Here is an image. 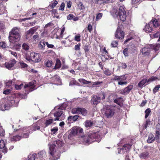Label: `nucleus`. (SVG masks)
Returning <instances> with one entry per match:
<instances>
[{
  "mask_svg": "<svg viewBox=\"0 0 160 160\" xmlns=\"http://www.w3.org/2000/svg\"><path fill=\"white\" fill-rule=\"evenodd\" d=\"M9 39L11 42H18L21 38L20 31L16 27L13 28L9 32Z\"/></svg>",
  "mask_w": 160,
  "mask_h": 160,
  "instance_id": "1",
  "label": "nucleus"
},
{
  "mask_svg": "<svg viewBox=\"0 0 160 160\" xmlns=\"http://www.w3.org/2000/svg\"><path fill=\"white\" fill-rule=\"evenodd\" d=\"M101 139L100 136L98 132H92L88 136H84L83 141L85 142L91 143L95 141L99 142Z\"/></svg>",
  "mask_w": 160,
  "mask_h": 160,
  "instance_id": "2",
  "label": "nucleus"
},
{
  "mask_svg": "<svg viewBox=\"0 0 160 160\" xmlns=\"http://www.w3.org/2000/svg\"><path fill=\"white\" fill-rule=\"evenodd\" d=\"M15 131H18V134L13 136L12 138V141H17L20 140L22 138H27L29 137L30 132H26L24 129H17Z\"/></svg>",
  "mask_w": 160,
  "mask_h": 160,
  "instance_id": "3",
  "label": "nucleus"
},
{
  "mask_svg": "<svg viewBox=\"0 0 160 160\" xmlns=\"http://www.w3.org/2000/svg\"><path fill=\"white\" fill-rule=\"evenodd\" d=\"M56 147V146L53 145H51L50 146L49 153L52 157H50V160H57L60 157V153L55 150Z\"/></svg>",
  "mask_w": 160,
  "mask_h": 160,
  "instance_id": "4",
  "label": "nucleus"
},
{
  "mask_svg": "<svg viewBox=\"0 0 160 160\" xmlns=\"http://www.w3.org/2000/svg\"><path fill=\"white\" fill-rule=\"evenodd\" d=\"M104 113L107 118L112 117L114 114V110L111 106L106 105L103 108Z\"/></svg>",
  "mask_w": 160,
  "mask_h": 160,
  "instance_id": "5",
  "label": "nucleus"
},
{
  "mask_svg": "<svg viewBox=\"0 0 160 160\" xmlns=\"http://www.w3.org/2000/svg\"><path fill=\"white\" fill-rule=\"evenodd\" d=\"M45 80H46V83H52L55 84H60L61 82V79L58 75H55L49 78L48 77H46Z\"/></svg>",
  "mask_w": 160,
  "mask_h": 160,
  "instance_id": "6",
  "label": "nucleus"
},
{
  "mask_svg": "<svg viewBox=\"0 0 160 160\" xmlns=\"http://www.w3.org/2000/svg\"><path fill=\"white\" fill-rule=\"evenodd\" d=\"M27 59L28 60H32L35 62H39L41 60L40 55L38 53L34 52H31L30 56L27 57Z\"/></svg>",
  "mask_w": 160,
  "mask_h": 160,
  "instance_id": "7",
  "label": "nucleus"
},
{
  "mask_svg": "<svg viewBox=\"0 0 160 160\" xmlns=\"http://www.w3.org/2000/svg\"><path fill=\"white\" fill-rule=\"evenodd\" d=\"M115 14L116 15H118L121 21L124 22L126 20L127 16L126 12L123 6H120L118 12H116Z\"/></svg>",
  "mask_w": 160,
  "mask_h": 160,
  "instance_id": "8",
  "label": "nucleus"
},
{
  "mask_svg": "<svg viewBox=\"0 0 160 160\" xmlns=\"http://www.w3.org/2000/svg\"><path fill=\"white\" fill-rule=\"evenodd\" d=\"M63 109L62 107H60L56 112L54 114V116L55 118L54 119V121L61 120L62 119H60V117H62V118L63 119L65 118V117L63 116L64 115L63 114Z\"/></svg>",
  "mask_w": 160,
  "mask_h": 160,
  "instance_id": "9",
  "label": "nucleus"
},
{
  "mask_svg": "<svg viewBox=\"0 0 160 160\" xmlns=\"http://www.w3.org/2000/svg\"><path fill=\"white\" fill-rule=\"evenodd\" d=\"M40 28L38 26L31 28L29 30L25 32L26 37L27 39L31 37L34 33Z\"/></svg>",
  "mask_w": 160,
  "mask_h": 160,
  "instance_id": "10",
  "label": "nucleus"
},
{
  "mask_svg": "<svg viewBox=\"0 0 160 160\" xmlns=\"http://www.w3.org/2000/svg\"><path fill=\"white\" fill-rule=\"evenodd\" d=\"M124 35V32L120 28L118 27L115 34L116 38L122 40L123 39Z\"/></svg>",
  "mask_w": 160,
  "mask_h": 160,
  "instance_id": "11",
  "label": "nucleus"
},
{
  "mask_svg": "<svg viewBox=\"0 0 160 160\" xmlns=\"http://www.w3.org/2000/svg\"><path fill=\"white\" fill-rule=\"evenodd\" d=\"M132 85H130L125 88L124 89L121 90L120 91V93L122 94L125 95L128 93L133 88Z\"/></svg>",
  "mask_w": 160,
  "mask_h": 160,
  "instance_id": "12",
  "label": "nucleus"
},
{
  "mask_svg": "<svg viewBox=\"0 0 160 160\" xmlns=\"http://www.w3.org/2000/svg\"><path fill=\"white\" fill-rule=\"evenodd\" d=\"M14 97H15V95H13L12 96H9L7 97V101L6 102L8 105H9L10 107L13 106L15 104V102Z\"/></svg>",
  "mask_w": 160,
  "mask_h": 160,
  "instance_id": "13",
  "label": "nucleus"
},
{
  "mask_svg": "<svg viewBox=\"0 0 160 160\" xmlns=\"http://www.w3.org/2000/svg\"><path fill=\"white\" fill-rule=\"evenodd\" d=\"M152 20L150 22H149L148 24H146L144 28L145 32L147 33L152 32L153 31V29L152 26Z\"/></svg>",
  "mask_w": 160,
  "mask_h": 160,
  "instance_id": "14",
  "label": "nucleus"
},
{
  "mask_svg": "<svg viewBox=\"0 0 160 160\" xmlns=\"http://www.w3.org/2000/svg\"><path fill=\"white\" fill-rule=\"evenodd\" d=\"M16 62V61L15 59H12L8 62H5V66L7 68L9 69L13 67Z\"/></svg>",
  "mask_w": 160,
  "mask_h": 160,
  "instance_id": "15",
  "label": "nucleus"
},
{
  "mask_svg": "<svg viewBox=\"0 0 160 160\" xmlns=\"http://www.w3.org/2000/svg\"><path fill=\"white\" fill-rule=\"evenodd\" d=\"M36 83V82L35 80H33L31 82L29 83L25 84L24 86V88H29L31 89L30 91H32L35 88V84Z\"/></svg>",
  "mask_w": 160,
  "mask_h": 160,
  "instance_id": "16",
  "label": "nucleus"
},
{
  "mask_svg": "<svg viewBox=\"0 0 160 160\" xmlns=\"http://www.w3.org/2000/svg\"><path fill=\"white\" fill-rule=\"evenodd\" d=\"M139 156L141 159H146L150 157L149 152L147 151L141 153L139 154Z\"/></svg>",
  "mask_w": 160,
  "mask_h": 160,
  "instance_id": "17",
  "label": "nucleus"
},
{
  "mask_svg": "<svg viewBox=\"0 0 160 160\" xmlns=\"http://www.w3.org/2000/svg\"><path fill=\"white\" fill-rule=\"evenodd\" d=\"M100 98L97 95H94L92 98L91 102L93 104L97 105L100 102Z\"/></svg>",
  "mask_w": 160,
  "mask_h": 160,
  "instance_id": "18",
  "label": "nucleus"
},
{
  "mask_svg": "<svg viewBox=\"0 0 160 160\" xmlns=\"http://www.w3.org/2000/svg\"><path fill=\"white\" fill-rule=\"evenodd\" d=\"M6 144L3 140H1L0 141V148L2 149V152L6 153L7 152V148L5 146Z\"/></svg>",
  "mask_w": 160,
  "mask_h": 160,
  "instance_id": "19",
  "label": "nucleus"
},
{
  "mask_svg": "<svg viewBox=\"0 0 160 160\" xmlns=\"http://www.w3.org/2000/svg\"><path fill=\"white\" fill-rule=\"evenodd\" d=\"M152 22L153 27L155 28L160 26V18L158 19H155L152 20Z\"/></svg>",
  "mask_w": 160,
  "mask_h": 160,
  "instance_id": "20",
  "label": "nucleus"
},
{
  "mask_svg": "<svg viewBox=\"0 0 160 160\" xmlns=\"http://www.w3.org/2000/svg\"><path fill=\"white\" fill-rule=\"evenodd\" d=\"M0 109L3 111L8 110L10 107L6 102V103H2L0 106Z\"/></svg>",
  "mask_w": 160,
  "mask_h": 160,
  "instance_id": "21",
  "label": "nucleus"
},
{
  "mask_svg": "<svg viewBox=\"0 0 160 160\" xmlns=\"http://www.w3.org/2000/svg\"><path fill=\"white\" fill-rule=\"evenodd\" d=\"M67 19L69 20L72 19L75 21L78 20L79 18L78 17H76L72 14H70L67 16Z\"/></svg>",
  "mask_w": 160,
  "mask_h": 160,
  "instance_id": "22",
  "label": "nucleus"
},
{
  "mask_svg": "<svg viewBox=\"0 0 160 160\" xmlns=\"http://www.w3.org/2000/svg\"><path fill=\"white\" fill-rule=\"evenodd\" d=\"M81 108H74L72 110L71 112L73 114H80V111Z\"/></svg>",
  "mask_w": 160,
  "mask_h": 160,
  "instance_id": "23",
  "label": "nucleus"
},
{
  "mask_svg": "<svg viewBox=\"0 0 160 160\" xmlns=\"http://www.w3.org/2000/svg\"><path fill=\"white\" fill-rule=\"evenodd\" d=\"M155 138L153 134L151 133L148 136V139L147 140V142L148 143H151L155 140Z\"/></svg>",
  "mask_w": 160,
  "mask_h": 160,
  "instance_id": "24",
  "label": "nucleus"
},
{
  "mask_svg": "<svg viewBox=\"0 0 160 160\" xmlns=\"http://www.w3.org/2000/svg\"><path fill=\"white\" fill-rule=\"evenodd\" d=\"M61 63L60 60L59 59H57L56 60L55 65L53 68L55 69H58L61 67Z\"/></svg>",
  "mask_w": 160,
  "mask_h": 160,
  "instance_id": "25",
  "label": "nucleus"
},
{
  "mask_svg": "<svg viewBox=\"0 0 160 160\" xmlns=\"http://www.w3.org/2000/svg\"><path fill=\"white\" fill-rule=\"evenodd\" d=\"M148 80H147L146 78H144L143 79H142L140 82H139L138 83V86L141 88L142 87L143 85L146 83H148Z\"/></svg>",
  "mask_w": 160,
  "mask_h": 160,
  "instance_id": "26",
  "label": "nucleus"
},
{
  "mask_svg": "<svg viewBox=\"0 0 160 160\" xmlns=\"http://www.w3.org/2000/svg\"><path fill=\"white\" fill-rule=\"evenodd\" d=\"M93 123L90 120H86L85 122V125L87 128H89L92 127L93 125Z\"/></svg>",
  "mask_w": 160,
  "mask_h": 160,
  "instance_id": "27",
  "label": "nucleus"
},
{
  "mask_svg": "<svg viewBox=\"0 0 160 160\" xmlns=\"http://www.w3.org/2000/svg\"><path fill=\"white\" fill-rule=\"evenodd\" d=\"M46 42L43 41L40 42L39 43L38 45V47L39 49L42 50H43L45 49V44H46L45 43Z\"/></svg>",
  "mask_w": 160,
  "mask_h": 160,
  "instance_id": "28",
  "label": "nucleus"
},
{
  "mask_svg": "<svg viewBox=\"0 0 160 160\" xmlns=\"http://www.w3.org/2000/svg\"><path fill=\"white\" fill-rule=\"evenodd\" d=\"M21 47V44L19 43L15 44L13 47V49L17 51H20Z\"/></svg>",
  "mask_w": 160,
  "mask_h": 160,
  "instance_id": "29",
  "label": "nucleus"
},
{
  "mask_svg": "<svg viewBox=\"0 0 160 160\" xmlns=\"http://www.w3.org/2000/svg\"><path fill=\"white\" fill-rule=\"evenodd\" d=\"M0 15L4 14L7 12V11L6 9V8L4 6H0Z\"/></svg>",
  "mask_w": 160,
  "mask_h": 160,
  "instance_id": "30",
  "label": "nucleus"
},
{
  "mask_svg": "<svg viewBox=\"0 0 160 160\" xmlns=\"http://www.w3.org/2000/svg\"><path fill=\"white\" fill-rule=\"evenodd\" d=\"M34 8H32L28 11L27 14L31 16H33L37 14V12L34 11Z\"/></svg>",
  "mask_w": 160,
  "mask_h": 160,
  "instance_id": "31",
  "label": "nucleus"
},
{
  "mask_svg": "<svg viewBox=\"0 0 160 160\" xmlns=\"http://www.w3.org/2000/svg\"><path fill=\"white\" fill-rule=\"evenodd\" d=\"M123 146V148H124L125 149H126L125 150L127 152L129 151L130 150L132 145L129 143L126 144L124 145Z\"/></svg>",
  "mask_w": 160,
  "mask_h": 160,
  "instance_id": "32",
  "label": "nucleus"
},
{
  "mask_svg": "<svg viewBox=\"0 0 160 160\" xmlns=\"http://www.w3.org/2000/svg\"><path fill=\"white\" fill-rule=\"evenodd\" d=\"M81 110L80 114L83 116H86L88 114L87 110L85 108H81Z\"/></svg>",
  "mask_w": 160,
  "mask_h": 160,
  "instance_id": "33",
  "label": "nucleus"
},
{
  "mask_svg": "<svg viewBox=\"0 0 160 160\" xmlns=\"http://www.w3.org/2000/svg\"><path fill=\"white\" fill-rule=\"evenodd\" d=\"M125 149L124 148H123V146L122 148H118V152L119 153H124L126 152H127Z\"/></svg>",
  "mask_w": 160,
  "mask_h": 160,
  "instance_id": "34",
  "label": "nucleus"
},
{
  "mask_svg": "<svg viewBox=\"0 0 160 160\" xmlns=\"http://www.w3.org/2000/svg\"><path fill=\"white\" fill-rule=\"evenodd\" d=\"M83 48L86 55H87L89 53L90 47L88 45H85L84 46Z\"/></svg>",
  "mask_w": 160,
  "mask_h": 160,
  "instance_id": "35",
  "label": "nucleus"
},
{
  "mask_svg": "<svg viewBox=\"0 0 160 160\" xmlns=\"http://www.w3.org/2000/svg\"><path fill=\"white\" fill-rule=\"evenodd\" d=\"M151 109L149 108H147L146 109V110L145 111V118L146 119L148 117V116L149 114H150V113L151 112Z\"/></svg>",
  "mask_w": 160,
  "mask_h": 160,
  "instance_id": "36",
  "label": "nucleus"
},
{
  "mask_svg": "<svg viewBox=\"0 0 160 160\" xmlns=\"http://www.w3.org/2000/svg\"><path fill=\"white\" fill-rule=\"evenodd\" d=\"M158 80H159V79H158V78L157 77L153 76H152L149 79H148V82H149Z\"/></svg>",
  "mask_w": 160,
  "mask_h": 160,
  "instance_id": "37",
  "label": "nucleus"
},
{
  "mask_svg": "<svg viewBox=\"0 0 160 160\" xmlns=\"http://www.w3.org/2000/svg\"><path fill=\"white\" fill-rule=\"evenodd\" d=\"M153 37L154 38H159L158 39V41H160V30L156 33L153 34Z\"/></svg>",
  "mask_w": 160,
  "mask_h": 160,
  "instance_id": "38",
  "label": "nucleus"
},
{
  "mask_svg": "<svg viewBox=\"0 0 160 160\" xmlns=\"http://www.w3.org/2000/svg\"><path fill=\"white\" fill-rule=\"evenodd\" d=\"M155 138L156 140H158L160 137V131L156 130L155 134Z\"/></svg>",
  "mask_w": 160,
  "mask_h": 160,
  "instance_id": "39",
  "label": "nucleus"
},
{
  "mask_svg": "<svg viewBox=\"0 0 160 160\" xmlns=\"http://www.w3.org/2000/svg\"><path fill=\"white\" fill-rule=\"evenodd\" d=\"M45 65L48 67H50L52 66V60H48L45 63Z\"/></svg>",
  "mask_w": 160,
  "mask_h": 160,
  "instance_id": "40",
  "label": "nucleus"
},
{
  "mask_svg": "<svg viewBox=\"0 0 160 160\" xmlns=\"http://www.w3.org/2000/svg\"><path fill=\"white\" fill-rule=\"evenodd\" d=\"M22 48L24 50L27 51L29 49V46L27 44L24 43L22 45Z\"/></svg>",
  "mask_w": 160,
  "mask_h": 160,
  "instance_id": "41",
  "label": "nucleus"
},
{
  "mask_svg": "<svg viewBox=\"0 0 160 160\" xmlns=\"http://www.w3.org/2000/svg\"><path fill=\"white\" fill-rule=\"evenodd\" d=\"M57 1H54V2L51 3L49 5V7H50L51 8H53L58 4Z\"/></svg>",
  "mask_w": 160,
  "mask_h": 160,
  "instance_id": "42",
  "label": "nucleus"
},
{
  "mask_svg": "<svg viewBox=\"0 0 160 160\" xmlns=\"http://www.w3.org/2000/svg\"><path fill=\"white\" fill-rule=\"evenodd\" d=\"M78 132V129L77 128H72L71 133L72 134L74 135H76L77 134Z\"/></svg>",
  "mask_w": 160,
  "mask_h": 160,
  "instance_id": "43",
  "label": "nucleus"
},
{
  "mask_svg": "<svg viewBox=\"0 0 160 160\" xmlns=\"http://www.w3.org/2000/svg\"><path fill=\"white\" fill-rule=\"evenodd\" d=\"M75 40L78 42H79L81 41V35L79 34H78L75 36Z\"/></svg>",
  "mask_w": 160,
  "mask_h": 160,
  "instance_id": "44",
  "label": "nucleus"
},
{
  "mask_svg": "<svg viewBox=\"0 0 160 160\" xmlns=\"http://www.w3.org/2000/svg\"><path fill=\"white\" fill-rule=\"evenodd\" d=\"M122 99V98H118L114 100V102L115 103L117 104L118 105L121 104V102L120 100Z\"/></svg>",
  "mask_w": 160,
  "mask_h": 160,
  "instance_id": "45",
  "label": "nucleus"
},
{
  "mask_svg": "<svg viewBox=\"0 0 160 160\" xmlns=\"http://www.w3.org/2000/svg\"><path fill=\"white\" fill-rule=\"evenodd\" d=\"M53 121L52 119H49L46 121L45 124L46 127L48 126L49 125L51 124Z\"/></svg>",
  "mask_w": 160,
  "mask_h": 160,
  "instance_id": "46",
  "label": "nucleus"
},
{
  "mask_svg": "<svg viewBox=\"0 0 160 160\" xmlns=\"http://www.w3.org/2000/svg\"><path fill=\"white\" fill-rule=\"evenodd\" d=\"M65 7V3L64 2H62L59 7V10L63 11L64 10Z\"/></svg>",
  "mask_w": 160,
  "mask_h": 160,
  "instance_id": "47",
  "label": "nucleus"
},
{
  "mask_svg": "<svg viewBox=\"0 0 160 160\" xmlns=\"http://www.w3.org/2000/svg\"><path fill=\"white\" fill-rule=\"evenodd\" d=\"M160 88V85H157L155 87L153 90V92L154 93H155L157 92L159 90Z\"/></svg>",
  "mask_w": 160,
  "mask_h": 160,
  "instance_id": "48",
  "label": "nucleus"
},
{
  "mask_svg": "<svg viewBox=\"0 0 160 160\" xmlns=\"http://www.w3.org/2000/svg\"><path fill=\"white\" fill-rule=\"evenodd\" d=\"M105 55H102V56L105 58V60L106 59H110L112 58V57L109 55V53L107 54L105 53Z\"/></svg>",
  "mask_w": 160,
  "mask_h": 160,
  "instance_id": "49",
  "label": "nucleus"
},
{
  "mask_svg": "<svg viewBox=\"0 0 160 160\" xmlns=\"http://www.w3.org/2000/svg\"><path fill=\"white\" fill-rule=\"evenodd\" d=\"M0 47L3 48H6L8 46L5 42H0Z\"/></svg>",
  "mask_w": 160,
  "mask_h": 160,
  "instance_id": "50",
  "label": "nucleus"
},
{
  "mask_svg": "<svg viewBox=\"0 0 160 160\" xmlns=\"http://www.w3.org/2000/svg\"><path fill=\"white\" fill-rule=\"evenodd\" d=\"M141 52L143 55H146V53H149L148 49L145 48H143L141 51Z\"/></svg>",
  "mask_w": 160,
  "mask_h": 160,
  "instance_id": "51",
  "label": "nucleus"
},
{
  "mask_svg": "<svg viewBox=\"0 0 160 160\" xmlns=\"http://www.w3.org/2000/svg\"><path fill=\"white\" fill-rule=\"evenodd\" d=\"M35 158V156L34 154H30L28 156V160H34Z\"/></svg>",
  "mask_w": 160,
  "mask_h": 160,
  "instance_id": "52",
  "label": "nucleus"
},
{
  "mask_svg": "<svg viewBox=\"0 0 160 160\" xmlns=\"http://www.w3.org/2000/svg\"><path fill=\"white\" fill-rule=\"evenodd\" d=\"M33 130L34 131L39 130L40 129V126L38 125L36 123H34L33 124Z\"/></svg>",
  "mask_w": 160,
  "mask_h": 160,
  "instance_id": "53",
  "label": "nucleus"
},
{
  "mask_svg": "<svg viewBox=\"0 0 160 160\" xmlns=\"http://www.w3.org/2000/svg\"><path fill=\"white\" fill-rule=\"evenodd\" d=\"M118 44V42L117 41H113L111 43V45L113 47H116Z\"/></svg>",
  "mask_w": 160,
  "mask_h": 160,
  "instance_id": "54",
  "label": "nucleus"
},
{
  "mask_svg": "<svg viewBox=\"0 0 160 160\" xmlns=\"http://www.w3.org/2000/svg\"><path fill=\"white\" fill-rule=\"evenodd\" d=\"M123 53L125 56L127 57L128 56V48H125L123 50Z\"/></svg>",
  "mask_w": 160,
  "mask_h": 160,
  "instance_id": "55",
  "label": "nucleus"
},
{
  "mask_svg": "<svg viewBox=\"0 0 160 160\" xmlns=\"http://www.w3.org/2000/svg\"><path fill=\"white\" fill-rule=\"evenodd\" d=\"M5 135L4 130L2 128H0V137L4 136Z\"/></svg>",
  "mask_w": 160,
  "mask_h": 160,
  "instance_id": "56",
  "label": "nucleus"
},
{
  "mask_svg": "<svg viewBox=\"0 0 160 160\" xmlns=\"http://www.w3.org/2000/svg\"><path fill=\"white\" fill-rule=\"evenodd\" d=\"M142 1V0H132V4H138Z\"/></svg>",
  "mask_w": 160,
  "mask_h": 160,
  "instance_id": "57",
  "label": "nucleus"
},
{
  "mask_svg": "<svg viewBox=\"0 0 160 160\" xmlns=\"http://www.w3.org/2000/svg\"><path fill=\"white\" fill-rule=\"evenodd\" d=\"M102 16V13H98L96 17V20L98 21L99 19H101Z\"/></svg>",
  "mask_w": 160,
  "mask_h": 160,
  "instance_id": "58",
  "label": "nucleus"
},
{
  "mask_svg": "<svg viewBox=\"0 0 160 160\" xmlns=\"http://www.w3.org/2000/svg\"><path fill=\"white\" fill-rule=\"evenodd\" d=\"M12 91V90L10 89H7L4 90L3 92V93L5 95H8L9 93H10Z\"/></svg>",
  "mask_w": 160,
  "mask_h": 160,
  "instance_id": "59",
  "label": "nucleus"
},
{
  "mask_svg": "<svg viewBox=\"0 0 160 160\" xmlns=\"http://www.w3.org/2000/svg\"><path fill=\"white\" fill-rule=\"evenodd\" d=\"M95 4L101 5L103 4L102 0H94Z\"/></svg>",
  "mask_w": 160,
  "mask_h": 160,
  "instance_id": "60",
  "label": "nucleus"
},
{
  "mask_svg": "<svg viewBox=\"0 0 160 160\" xmlns=\"http://www.w3.org/2000/svg\"><path fill=\"white\" fill-rule=\"evenodd\" d=\"M150 121L149 120H148V119L146 121L144 125V129H146L147 128L148 124H150Z\"/></svg>",
  "mask_w": 160,
  "mask_h": 160,
  "instance_id": "61",
  "label": "nucleus"
},
{
  "mask_svg": "<svg viewBox=\"0 0 160 160\" xmlns=\"http://www.w3.org/2000/svg\"><path fill=\"white\" fill-rule=\"evenodd\" d=\"M20 64L22 68H25L28 66V65L26 64L23 62H20Z\"/></svg>",
  "mask_w": 160,
  "mask_h": 160,
  "instance_id": "62",
  "label": "nucleus"
},
{
  "mask_svg": "<svg viewBox=\"0 0 160 160\" xmlns=\"http://www.w3.org/2000/svg\"><path fill=\"white\" fill-rule=\"evenodd\" d=\"M81 44L80 43H78L77 45H75L74 48L76 50H80V46Z\"/></svg>",
  "mask_w": 160,
  "mask_h": 160,
  "instance_id": "63",
  "label": "nucleus"
},
{
  "mask_svg": "<svg viewBox=\"0 0 160 160\" xmlns=\"http://www.w3.org/2000/svg\"><path fill=\"white\" fill-rule=\"evenodd\" d=\"M72 5V2L71 1L67 2V6L68 8H70Z\"/></svg>",
  "mask_w": 160,
  "mask_h": 160,
  "instance_id": "64",
  "label": "nucleus"
}]
</instances>
